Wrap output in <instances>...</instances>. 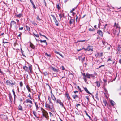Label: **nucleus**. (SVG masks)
Instances as JSON below:
<instances>
[{
    "mask_svg": "<svg viewBox=\"0 0 121 121\" xmlns=\"http://www.w3.org/2000/svg\"><path fill=\"white\" fill-rule=\"evenodd\" d=\"M26 28L27 30L30 31V28L27 25L26 26Z\"/></svg>",
    "mask_w": 121,
    "mask_h": 121,
    "instance_id": "obj_43",
    "label": "nucleus"
},
{
    "mask_svg": "<svg viewBox=\"0 0 121 121\" xmlns=\"http://www.w3.org/2000/svg\"><path fill=\"white\" fill-rule=\"evenodd\" d=\"M83 55H82L81 56L78 57V58L79 60H81L83 58Z\"/></svg>",
    "mask_w": 121,
    "mask_h": 121,
    "instance_id": "obj_40",
    "label": "nucleus"
},
{
    "mask_svg": "<svg viewBox=\"0 0 121 121\" xmlns=\"http://www.w3.org/2000/svg\"><path fill=\"white\" fill-rule=\"evenodd\" d=\"M72 97L74 99H76V98H78V96L77 95H72Z\"/></svg>",
    "mask_w": 121,
    "mask_h": 121,
    "instance_id": "obj_24",
    "label": "nucleus"
},
{
    "mask_svg": "<svg viewBox=\"0 0 121 121\" xmlns=\"http://www.w3.org/2000/svg\"><path fill=\"white\" fill-rule=\"evenodd\" d=\"M49 105H50V107L51 108V109H52L53 108V104L52 102H51V103L49 102Z\"/></svg>",
    "mask_w": 121,
    "mask_h": 121,
    "instance_id": "obj_20",
    "label": "nucleus"
},
{
    "mask_svg": "<svg viewBox=\"0 0 121 121\" xmlns=\"http://www.w3.org/2000/svg\"><path fill=\"white\" fill-rule=\"evenodd\" d=\"M65 95L66 96L67 98L69 100L70 99V98L69 94L67 92L66 93Z\"/></svg>",
    "mask_w": 121,
    "mask_h": 121,
    "instance_id": "obj_17",
    "label": "nucleus"
},
{
    "mask_svg": "<svg viewBox=\"0 0 121 121\" xmlns=\"http://www.w3.org/2000/svg\"><path fill=\"white\" fill-rule=\"evenodd\" d=\"M33 33L35 36L38 38H39V35L38 34H36L34 33V32H33Z\"/></svg>",
    "mask_w": 121,
    "mask_h": 121,
    "instance_id": "obj_41",
    "label": "nucleus"
},
{
    "mask_svg": "<svg viewBox=\"0 0 121 121\" xmlns=\"http://www.w3.org/2000/svg\"><path fill=\"white\" fill-rule=\"evenodd\" d=\"M36 18L37 20L39 21H40L41 20V19L39 18L38 16H37Z\"/></svg>",
    "mask_w": 121,
    "mask_h": 121,
    "instance_id": "obj_61",
    "label": "nucleus"
},
{
    "mask_svg": "<svg viewBox=\"0 0 121 121\" xmlns=\"http://www.w3.org/2000/svg\"><path fill=\"white\" fill-rule=\"evenodd\" d=\"M30 22L32 24L35 26L37 25V24L34 21H31Z\"/></svg>",
    "mask_w": 121,
    "mask_h": 121,
    "instance_id": "obj_33",
    "label": "nucleus"
},
{
    "mask_svg": "<svg viewBox=\"0 0 121 121\" xmlns=\"http://www.w3.org/2000/svg\"><path fill=\"white\" fill-rule=\"evenodd\" d=\"M39 41H40L41 43L42 42H44V43H46V44H47V43L46 41V40H39Z\"/></svg>",
    "mask_w": 121,
    "mask_h": 121,
    "instance_id": "obj_36",
    "label": "nucleus"
},
{
    "mask_svg": "<svg viewBox=\"0 0 121 121\" xmlns=\"http://www.w3.org/2000/svg\"><path fill=\"white\" fill-rule=\"evenodd\" d=\"M74 19H71L69 21V24L71 25L74 22Z\"/></svg>",
    "mask_w": 121,
    "mask_h": 121,
    "instance_id": "obj_14",
    "label": "nucleus"
},
{
    "mask_svg": "<svg viewBox=\"0 0 121 121\" xmlns=\"http://www.w3.org/2000/svg\"><path fill=\"white\" fill-rule=\"evenodd\" d=\"M29 69L30 70V72L32 73V65H29Z\"/></svg>",
    "mask_w": 121,
    "mask_h": 121,
    "instance_id": "obj_9",
    "label": "nucleus"
},
{
    "mask_svg": "<svg viewBox=\"0 0 121 121\" xmlns=\"http://www.w3.org/2000/svg\"><path fill=\"white\" fill-rule=\"evenodd\" d=\"M77 87L81 92H82V91L81 90L79 86H78Z\"/></svg>",
    "mask_w": 121,
    "mask_h": 121,
    "instance_id": "obj_59",
    "label": "nucleus"
},
{
    "mask_svg": "<svg viewBox=\"0 0 121 121\" xmlns=\"http://www.w3.org/2000/svg\"><path fill=\"white\" fill-rule=\"evenodd\" d=\"M22 16V15L21 14H19L16 15V16L17 17H18L19 18H20Z\"/></svg>",
    "mask_w": 121,
    "mask_h": 121,
    "instance_id": "obj_34",
    "label": "nucleus"
},
{
    "mask_svg": "<svg viewBox=\"0 0 121 121\" xmlns=\"http://www.w3.org/2000/svg\"><path fill=\"white\" fill-rule=\"evenodd\" d=\"M1 118L3 119H6L7 118V116L6 115L3 114H2L0 115Z\"/></svg>",
    "mask_w": 121,
    "mask_h": 121,
    "instance_id": "obj_8",
    "label": "nucleus"
},
{
    "mask_svg": "<svg viewBox=\"0 0 121 121\" xmlns=\"http://www.w3.org/2000/svg\"><path fill=\"white\" fill-rule=\"evenodd\" d=\"M33 113L34 115L37 118H38V117H37L36 115V113L35 112V111H33Z\"/></svg>",
    "mask_w": 121,
    "mask_h": 121,
    "instance_id": "obj_35",
    "label": "nucleus"
},
{
    "mask_svg": "<svg viewBox=\"0 0 121 121\" xmlns=\"http://www.w3.org/2000/svg\"><path fill=\"white\" fill-rule=\"evenodd\" d=\"M103 53H98L97 54V57H100L103 56Z\"/></svg>",
    "mask_w": 121,
    "mask_h": 121,
    "instance_id": "obj_11",
    "label": "nucleus"
},
{
    "mask_svg": "<svg viewBox=\"0 0 121 121\" xmlns=\"http://www.w3.org/2000/svg\"><path fill=\"white\" fill-rule=\"evenodd\" d=\"M28 97H29L31 99H33V98L31 97L30 95V93H29V95L28 96Z\"/></svg>",
    "mask_w": 121,
    "mask_h": 121,
    "instance_id": "obj_54",
    "label": "nucleus"
},
{
    "mask_svg": "<svg viewBox=\"0 0 121 121\" xmlns=\"http://www.w3.org/2000/svg\"><path fill=\"white\" fill-rule=\"evenodd\" d=\"M97 33L101 37L103 36V33L100 30H97Z\"/></svg>",
    "mask_w": 121,
    "mask_h": 121,
    "instance_id": "obj_5",
    "label": "nucleus"
},
{
    "mask_svg": "<svg viewBox=\"0 0 121 121\" xmlns=\"http://www.w3.org/2000/svg\"><path fill=\"white\" fill-rule=\"evenodd\" d=\"M91 77L92 78H95L96 77H95V74H90Z\"/></svg>",
    "mask_w": 121,
    "mask_h": 121,
    "instance_id": "obj_37",
    "label": "nucleus"
},
{
    "mask_svg": "<svg viewBox=\"0 0 121 121\" xmlns=\"http://www.w3.org/2000/svg\"><path fill=\"white\" fill-rule=\"evenodd\" d=\"M113 27H116L115 29L118 30V33L117 34V36H118L119 35V33L120 32V27L119 26V25L118 24H117L116 22H115L114 25L113 26Z\"/></svg>",
    "mask_w": 121,
    "mask_h": 121,
    "instance_id": "obj_3",
    "label": "nucleus"
},
{
    "mask_svg": "<svg viewBox=\"0 0 121 121\" xmlns=\"http://www.w3.org/2000/svg\"><path fill=\"white\" fill-rule=\"evenodd\" d=\"M51 97L52 99L54 101H55L56 100V99L54 95H52L51 96Z\"/></svg>",
    "mask_w": 121,
    "mask_h": 121,
    "instance_id": "obj_27",
    "label": "nucleus"
},
{
    "mask_svg": "<svg viewBox=\"0 0 121 121\" xmlns=\"http://www.w3.org/2000/svg\"><path fill=\"white\" fill-rule=\"evenodd\" d=\"M12 91L13 92V95L14 96V100L15 99V97L16 96V95H15V92H14V90H13Z\"/></svg>",
    "mask_w": 121,
    "mask_h": 121,
    "instance_id": "obj_46",
    "label": "nucleus"
},
{
    "mask_svg": "<svg viewBox=\"0 0 121 121\" xmlns=\"http://www.w3.org/2000/svg\"><path fill=\"white\" fill-rule=\"evenodd\" d=\"M85 57H83L82 59L81 60V61L82 63H83L84 61L85 60Z\"/></svg>",
    "mask_w": 121,
    "mask_h": 121,
    "instance_id": "obj_44",
    "label": "nucleus"
},
{
    "mask_svg": "<svg viewBox=\"0 0 121 121\" xmlns=\"http://www.w3.org/2000/svg\"><path fill=\"white\" fill-rule=\"evenodd\" d=\"M18 110H20L22 111H23V110L22 106L20 104L19 105L18 107Z\"/></svg>",
    "mask_w": 121,
    "mask_h": 121,
    "instance_id": "obj_19",
    "label": "nucleus"
},
{
    "mask_svg": "<svg viewBox=\"0 0 121 121\" xmlns=\"http://www.w3.org/2000/svg\"><path fill=\"white\" fill-rule=\"evenodd\" d=\"M26 102L27 103H30L31 104H32V102L31 100L30 99H27L26 100Z\"/></svg>",
    "mask_w": 121,
    "mask_h": 121,
    "instance_id": "obj_26",
    "label": "nucleus"
},
{
    "mask_svg": "<svg viewBox=\"0 0 121 121\" xmlns=\"http://www.w3.org/2000/svg\"><path fill=\"white\" fill-rule=\"evenodd\" d=\"M26 87L27 89L28 90V91L29 92H31V88L30 87H29V86L28 85H27L26 86Z\"/></svg>",
    "mask_w": 121,
    "mask_h": 121,
    "instance_id": "obj_16",
    "label": "nucleus"
},
{
    "mask_svg": "<svg viewBox=\"0 0 121 121\" xmlns=\"http://www.w3.org/2000/svg\"><path fill=\"white\" fill-rule=\"evenodd\" d=\"M39 35L40 36H43L45 38H47V37L46 36H45L44 35H42L41 33H39Z\"/></svg>",
    "mask_w": 121,
    "mask_h": 121,
    "instance_id": "obj_55",
    "label": "nucleus"
},
{
    "mask_svg": "<svg viewBox=\"0 0 121 121\" xmlns=\"http://www.w3.org/2000/svg\"><path fill=\"white\" fill-rule=\"evenodd\" d=\"M31 3L33 8L34 9H36V7L35 6L33 2L32 3Z\"/></svg>",
    "mask_w": 121,
    "mask_h": 121,
    "instance_id": "obj_47",
    "label": "nucleus"
},
{
    "mask_svg": "<svg viewBox=\"0 0 121 121\" xmlns=\"http://www.w3.org/2000/svg\"><path fill=\"white\" fill-rule=\"evenodd\" d=\"M48 100L49 101V102L51 103V100L49 96H48Z\"/></svg>",
    "mask_w": 121,
    "mask_h": 121,
    "instance_id": "obj_52",
    "label": "nucleus"
},
{
    "mask_svg": "<svg viewBox=\"0 0 121 121\" xmlns=\"http://www.w3.org/2000/svg\"><path fill=\"white\" fill-rule=\"evenodd\" d=\"M56 102L57 103H59L60 105L62 107L65 109V107H64L63 104V103L62 102L61 100L59 99H57L56 100Z\"/></svg>",
    "mask_w": 121,
    "mask_h": 121,
    "instance_id": "obj_4",
    "label": "nucleus"
},
{
    "mask_svg": "<svg viewBox=\"0 0 121 121\" xmlns=\"http://www.w3.org/2000/svg\"><path fill=\"white\" fill-rule=\"evenodd\" d=\"M59 15L60 18L61 19L63 17V15L61 14L60 13L59 14Z\"/></svg>",
    "mask_w": 121,
    "mask_h": 121,
    "instance_id": "obj_56",
    "label": "nucleus"
},
{
    "mask_svg": "<svg viewBox=\"0 0 121 121\" xmlns=\"http://www.w3.org/2000/svg\"><path fill=\"white\" fill-rule=\"evenodd\" d=\"M107 25H108V24H106L105 25H104V29H105L106 28V26H107Z\"/></svg>",
    "mask_w": 121,
    "mask_h": 121,
    "instance_id": "obj_62",
    "label": "nucleus"
},
{
    "mask_svg": "<svg viewBox=\"0 0 121 121\" xmlns=\"http://www.w3.org/2000/svg\"><path fill=\"white\" fill-rule=\"evenodd\" d=\"M20 86L21 87H22L23 86V83L22 82V81H21L20 82Z\"/></svg>",
    "mask_w": 121,
    "mask_h": 121,
    "instance_id": "obj_53",
    "label": "nucleus"
},
{
    "mask_svg": "<svg viewBox=\"0 0 121 121\" xmlns=\"http://www.w3.org/2000/svg\"><path fill=\"white\" fill-rule=\"evenodd\" d=\"M42 112L43 113L42 115L43 116L46 115H48V113L44 109H42Z\"/></svg>",
    "mask_w": 121,
    "mask_h": 121,
    "instance_id": "obj_7",
    "label": "nucleus"
},
{
    "mask_svg": "<svg viewBox=\"0 0 121 121\" xmlns=\"http://www.w3.org/2000/svg\"><path fill=\"white\" fill-rule=\"evenodd\" d=\"M107 61H110V63L111 64L112 63V60L110 58H108V59Z\"/></svg>",
    "mask_w": 121,
    "mask_h": 121,
    "instance_id": "obj_39",
    "label": "nucleus"
},
{
    "mask_svg": "<svg viewBox=\"0 0 121 121\" xmlns=\"http://www.w3.org/2000/svg\"><path fill=\"white\" fill-rule=\"evenodd\" d=\"M118 30L114 29L113 30V33L114 34H115L118 33Z\"/></svg>",
    "mask_w": 121,
    "mask_h": 121,
    "instance_id": "obj_12",
    "label": "nucleus"
},
{
    "mask_svg": "<svg viewBox=\"0 0 121 121\" xmlns=\"http://www.w3.org/2000/svg\"><path fill=\"white\" fill-rule=\"evenodd\" d=\"M103 102L105 106H106L107 105H108L107 101L106 100H104Z\"/></svg>",
    "mask_w": 121,
    "mask_h": 121,
    "instance_id": "obj_38",
    "label": "nucleus"
},
{
    "mask_svg": "<svg viewBox=\"0 0 121 121\" xmlns=\"http://www.w3.org/2000/svg\"><path fill=\"white\" fill-rule=\"evenodd\" d=\"M44 74L45 76L48 75L49 74V73L47 72H45L44 73Z\"/></svg>",
    "mask_w": 121,
    "mask_h": 121,
    "instance_id": "obj_42",
    "label": "nucleus"
},
{
    "mask_svg": "<svg viewBox=\"0 0 121 121\" xmlns=\"http://www.w3.org/2000/svg\"><path fill=\"white\" fill-rule=\"evenodd\" d=\"M85 97H86V98L87 99L88 101H89V96H86Z\"/></svg>",
    "mask_w": 121,
    "mask_h": 121,
    "instance_id": "obj_64",
    "label": "nucleus"
},
{
    "mask_svg": "<svg viewBox=\"0 0 121 121\" xmlns=\"http://www.w3.org/2000/svg\"><path fill=\"white\" fill-rule=\"evenodd\" d=\"M85 113L86 114V115L88 116L90 118H91V117L88 115V114H87V112H86V111H85Z\"/></svg>",
    "mask_w": 121,
    "mask_h": 121,
    "instance_id": "obj_49",
    "label": "nucleus"
},
{
    "mask_svg": "<svg viewBox=\"0 0 121 121\" xmlns=\"http://www.w3.org/2000/svg\"><path fill=\"white\" fill-rule=\"evenodd\" d=\"M54 20V21L55 22V24L57 26H58L59 23H58V21L56 19H55Z\"/></svg>",
    "mask_w": 121,
    "mask_h": 121,
    "instance_id": "obj_28",
    "label": "nucleus"
},
{
    "mask_svg": "<svg viewBox=\"0 0 121 121\" xmlns=\"http://www.w3.org/2000/svg\"><path fill=\"white\" fill-rule=\"evenodd\" d=\"M9 99L10 100V101L11 103H12L13 99L12 96L11 94H9Z\"/></svg>",
    "mask_w": 121,
    "mask_h": 121,
    "instance_id": "obj_13",
    "label": "nucleus"
},
{
    "mask_svg": "<svg viewBox=\"0 0 121 121\" xmlns=\"http://www.w3.org/2000/svg\"><path fill=\"white\" fill-rule=\"evenodd\" d=\"M51 69L55 72H59V70L56 69L55 68L53 67L52 66L50 67Z\"/></svg>",
    "mask_w": 121,
    "mask_h": 121,
    "instance_id": "obj_6",
    "label": "nucleus"
},
{
    "mask_svg": "<svg viewBox=\"0 0 121 121\" xmlns=\"http://www.w3.org/2000/svg\"><path fill=\"white\" fill-rule=\"evenodd\" d=\"M85 50H87L88 51H90V50H91V51H93V49H91V48H88L87 49H84Z\"/></svg>",
    "mask_w": 121,
    "mask_h": 121,
    "instance_id": "obj_50",
    "label": "nucleus"
},
{
    "mask_svg": "<svg viewBox=\"0 0 121 121\" xmlns=\"http://www.w3.org/2000/svg\"><path fill=\"white\" fill-rule=\"evenodd\" d=\"M35 105L36 107V108L37 109V110L39 108V107H38V104L36 102H35Z\"/></svg>",
    "mask_w": 121,
    "mask_h": 121,
    "instance_id": "obj_48",
    "label": "nucleus"
},
{
    "mask_svg": "<svg viewBox=\"0 0 121 121\" xmlns=\"http://www.w3.org/2000/svg\"><path fill=\"white\" fill-rule=\"evenodd\" d=\"M102 42L104 48H106V46L108 45L107 43L103 41H102Z\"/></svg>",
    "mask_w": 121,
    "mask_h": 121,
    "instance_id": "obj_10",
    "label": "nucleus"
},
{
    "mask_svg": "<svg viewBox=\"0 0 121 121\" xmlns=\"http://www.w3.org/2000/svg\"><path fill=\"white\" fill-rule=\"evenodd\" d=\"M96 84V85L98 87H99L100 86V83L99 82L97 81L95 83Z\"/></svg>",
    "mask_w": 121,
    "mask_h": 121,
    "instance_id": "obj_23",
    "label": "nucleus"
},
{
    "mask_svg": "<svg viewBox=\"0 0 121 121\" xmlns=\"http://www.w3.org/2000/svg\"><path fill=\"white\" fill-rule=\"evenodd\" d=\"M3 43H4V44H8V46L10 44V43L9 42L7 41H4V40H3Z\"/></svg>",
    "mask_w": 121,
    "mask_h": 121,
    "instance_id": "obj_30",
    "label": "nucleus"
},
{
    "mask_svg": "<svg viewBox=\"0 0 121 121\" xmlns=\"http://www.w3.org/2000/svg\"><path fill=\"white\" fill-rule=\"evenodd\" d=\"M82 74L83 76V78L84 79V81L86 82L87 81V79L86 78V77L90 79V74L88 73H86V75H85L84 73H83Z\"/></svg>",
    "mask_w": 121,
    "mask_h": 121,
    "instance_id": "obj_1",
    "label": "nucleus"
},
{
    "mask_svg": "<svg viewBox=\"0 0 121 121\" xmlns=\"http://www.w3.org/2000/svg\"><path fill=\"white\" fill-rule=\"evenodd\" d=\"M30 46L32 49H34L35 48V46L31 42L30 43Z\"/></svg>",
    "mask_w": 121,
    "mask_h": 121,
    "instance_id": "obj_25",
    "label": "nucleus"
},
{
    "mask_svg": "<svg viewBox=\"0 0 121 121\" xmlns=\"http://www.w3.org/2000/svg\"><path fill=\"white\" fill-rule=\"evenodd\" d=\"M43 116H44L45 117V118L47 119H48V115H45Z\"/></svg>",
    "mask_w": 121,
    "mask_h": 121,
    "instance_id": "obj_58",
    "label": "nucleus"
},
{
    "mask_svg": "<svg viewBox=\"0 0 121 121\" xmlns=\"http://www.w3.org/2000/svg\"><path fill=\"white\" fill-rule=\"evenodd\" d=\"M15 24L16 25V22L14 21H12L11 22V23L10 24V26H12V25H13L14 24Z\"/></svg>",
    "mask_w": 121,
    "mask_h": 121,
    "instance_id": "obj_18",
    "label": "nucleus"
},
{
    "mask_svg": "<svg viewBox=\"0 0 121 121\" xmlns=\"http://www.w3.org/2000/svg\"><path fill=\"white\" fill-rule=\"evenodd\" d=\"M104 91H105V92L106 93H107V91L106 89V88L105 87H104Z\"/></svg>",
    "mask_w": 121,
    "mask_h": 121,
    "instance_id": "obj_60",
    "label": "nucleus"
},
{
    "mask_svg": "<svg viewBox=\"0 0 121 121\" xmlns=\"http://www.w3.org/2000/svg\"><path fill=\"white\" fill-rule=\"evenodd\" d=\"M45 107L46 108H48L50 109H51V107H50V105L49 104H45Z\"/></svg>",
    "mask_w": 121,
    "mask_h": 121,
    "instance_id": "obj_31",
    "label": "nucleus"
},
{
    "mask_svg": "<svg viewBox=\"0 0 121 121\" xmlns=\"http://www.w3.org/2000/svg\"><path fill=\"white\" fill-rule=\"evenodd\" d=\"M95 29L93 28H90L89 29V30L90 31H95Z\"/></svg>",
    "mask_w": 121,
    "mask_h": 121,
    "instance_id": "obj_45",
    "label": "nucleus"
},
{
    "mask_svg": "<svg viewBox=\"0 0 121 121\" xmlns=\"http://www.w3.org/2000/svg\"><path fill=\"white\" fill-rule=\"evenodd\" d=\"M61 69L63 70H64L65 69L64 67L63 66H62L61 67Z\"/></svg>",
    "mask_w": 121,
    "mask_h": 121,
    "instance_id": "obj_63",
    "label": "nucleus"
},
{
    "mask_svg": "<svg viewBox=\"0 0 121 121\" xmlns=\"http://www.w3.org/2000/svg\"><path fill=\"white\" fill-rule=\"evenodd\" d=\"M23 69L25 70L26 71H28V67L26 66H24L23 67Z\"/></svg>",
    "mask_w": 121,
    "mask_h": 121,
    "instance_id": "obj_15",
    "label": "nucleus"
},
{
    "mask_svg": "<svg viewBox=\"0 0 121 121\" xmlns=\"http://www.w3.org/2000/svg\"><path fill=\"white\" fill-rule=\"evenodd\" d=\"M51 16L52 17L54 20L56 19L54 15L51 14Z\"/></svg>",
    "mask_w": 121,
    "mask_h": 121,
    "instance_id": "obj_51",
    "label": "nucleus"
},
{
    "mask_svg": "<svg viewBox=\"0 0 121 121\" xmlns=\"http://www.w3.org/2000/svg\"><path fill=\"white\" fill-rule=\"evenodd\" d=\"M111 105L112 106H114L115 104V102L112 100H111L110 101Z\"/></svg>",
    "mask_w": 121,
    "mask_h": 121,
    "instance_id": "obj_22",
    "label": "nucleus"
},
{
    "mask_svg": "<svg viewBox=\"0 0 121 121\" xmlns=\"http://www.w3.org/2000/svg\"><path fill=\"white\" fill-rule=\"evenodd\" d=\"M120 48H121V47H120L118 46V47L117 48V54H118V53H120Z\"/></svg>",
    "mask_w": 121,
    "mask_h": 121,
    "instance_id": "obj_29",
    "label": "nucleus"
},
{
    "mask_svg": "<svg viewBox=\"0 0 121 121\" xmlns=\"http://www.w3.org/2000/svg\"><path fill=\"white\" fill-rule=\"evenodd\" d=\"M84 88V90H85V91H86L87 93L89 94H91V95H92V94L91 93H90L89 91H88V90H87V88H86V87H85V88Z\"/></svg>",
    "mask_w": 121,
    "mask_h": 121,
    "instance_id": "obj_21",
    "label": "nucleus"
},
{
    "mask_svg": "<svg viewBox=\"0 0 121 121\" xmlns=\"http://www.w3.org/2000/svg\"><path fill=\"white\" fill-rule=\"evenodd\" d=\"M45 56L48 57H50L51 56V55L50 54H48L47 53H45Z\"/></svg>",
    "mask_w": 121,
    "mask_h": 121,
    "instance_id": "obj_32",
    "label": "nucleus"
},
{
    "mask_svg": "<svg viewBox=\"0 0 121 121\" xmlns=\"http://www.w3.org/2000/svg\"><path fill=\"white\" fill-rule=\"evenodd\" d=\"M15 82H13L12 80H7L6 81V84L8 85L11 86L13 87V85H15Z\"/></svg>",
    "mask_w": 121,
    "mask_h": 121,
    "instance_id": "obj_2",
    "label": "nucleus"
},
{
    "mask_svg": "<svg viewBox=\"0 0 121 121\" xmlns=\"http://www.w3.org/2000/svg\"><path fill=\"white\" fill-rule=\"evenodd\" d=\"M57 8L58 10H60V7L59 5L58 4L57 5Z\"/></svg>",
    "mask_w": 121,
    "mask_h": 121,
    "instance_id": "obj_57",
    "label": "nucleus"
}]
</instances>
